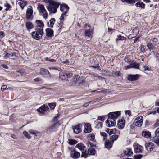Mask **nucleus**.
<instances>
[{
    "mask_svg": "<svg viewBox=\"0 0 159 159\" xmlns=\"http://www.w3.org/2000/svg\"><path fill=\"white\" fill-rule=\"evenodd\" d=\"M48 5L46 8L48 11L51 13H55L57 9L58 8L59 4L53 0H48Z\"/></svg>",
    "mask_w": 159,
    "mask_h": 159,
    "instance_id": "1",
    "label": "nucleus"
},
{
    "mask_svg": "<svg viewBox=\"0 0 159 159\" xmlns=\"http://www.w3.org/2000/svg\"><path fill=\"white\" fill-rule=\"evenodd\" d=\"M36 31H34L32 33L33 38L36 40L40 39L44 34L43 29H39L38 28L35 29Z\"/></svg>",
    "mask_w": 159,
    "mask_h": 159,
    "instance_id": "2",
    "label": "nucleus"
},
{
    "mask_svg": "<svg viewBox=\"0 0 159 159\" xmlns=\"http://www.w3.org/2000/svg\"><path fill=\"white\" fill-rule=\"evenodd\" d=\"M59 77L62 80H66L68 77H70L72 75V74L69 71L64 70L59 74Z\"/></svg>",
    "mask_w": 159,
    "mask_h": 159,
    "instance_id": "3",
    "label": "nucleus"
},
{
    "mask_svg": "<svg viewBox=\"0 0 159 159\" xmlns=\"http://www.w3.org/2000/svg\"><path fill=\"white\" fill-rule=\"evenodd\" d=\"M143 121V117L142 116H139L137 117L134 120L135 125L138 127H140L142 125Z\"/></svg>",
    "mask_w": 159,
    "mask_h": 159,
    "instance_id": "4",
    "label": "nucleus"
},
{
    "mask_svg": "<svg viewBox=\"0 0 159 159\" xmlns=\"http://www.w3.org/2000/svg\"><path fill=\"white\" fill-rule=\"evenodd\" d=\"M120 115V111L110 112L108 114V118L115 120L117 119L119 116Z\"/></svg>",
    "mask_w": 159,
    "mask_h": 159,
    "instance_id": "5",
    "label": "nucleus"
},
{
    "mask_svg": "<svg viewBox=\"0 0 159 159\" xmlns=\"http://www.w3.org/2000/svg\"><path fill=\"white\" fill-rule=\"evenodd\" d=\"M33 10L31 8H28L27 9L26 13V17L27 19L29 20H32L33 19V16L32 15L33 13Z\"/></svg>",
    "mask_w": 159,
    "mask_h": 159,
    "instance_id": "6",
    "label": "nucleus"
},
{
    "mask_svg": "<svg viewBox=\"0 0 159 159\" xmlns=\"http://www.w3.org/2000/svg\"><path fill=\"white\" fill-rule=\"evenodd\" d=\"M48 107L46 105L41 106L37 110V111L42 114H44L45 112L48 110Z\"/></svg>",
    "mask_w": 159,
    "mask_h": 159,
    "instance_id": "7",
    "label": "nucleus"
},
{
    "mask_svg": "<svg viewBox=\"0 0 159 159\" xmlns=\"http://www.w3.org/2000/svg\"><path fill=\"white\" fill-rule=\"evenodd\" d=\"M106 125L109 127L114 126L116 124L115 120L109 118L106 121Z\"/></svg>",
    "mask_w": 159,
    "mask_h": 159,
    "instance_id": "8",
    "label": "nucleus"
},
{
    "mask_svg": "<svg viewBox=\"0 0 159 159\" xmlns=\"http://www.w3.org/2000/svg\"><path fill=\"white\" fill-rule=\"evenodd\" d=\"M40 74L42 75L45 77H50V74L48 71L43 68L41 69Z\"/></svg>",
    "mask_w": 159,
    "mask_h": 159,
    "instance_id": "9",
    "label": "nucleus"
},
{
    "mask_svg": "<svg viewBox=\"0 0 159 159\" xmlns=\"http://www.w3.org/2000/svg\"><path fill=\"white\" fill-rule=\"evenodd\" d=\"M145 147L148 151H152L154 148V144L152 142H149L145 144Z\"/></svg>",
    "mask_w": 159,
    "mask_h": 159,
    "instance_id": "10",
    "label": "nucleus"
},
{
    "mask_svg": "<svg viewBox=\"0 0 159 159\" xmlns=\"http://www.w3.org/2000/svg\"><path fill=\"white\" fill-rule=\"evenodd\" d=\"M134 146V152L136 153L141 152L143 149V147L138 144H135Z\"/></svg>",
    "mask_w": 159,
    "mask_h": 159,
    "instance_id": "11",
    "label": "nucleus"
},
{
    "mask_svg": "<svg viewBox=\"0 0 159 159\" xmlns=\"http://www.w3.org/2000/svg\"><path fill=\"white\" fill-rule=\"evenodd\" d=\"M36 25L35 27V29L38 28L39 29H43V28L44 26V25L43 22L40 20H36L35 21Z\"/></svg>",
    "mask_w": 159,
    "mask_h": 159,
    "instance_id": "12",
    "label": "nucleus"
},
{
    "mask_svg": "<svg viewBox=\"0 0 159 159\" xmlns=\"http://www.w3.org/2000/svg\"><path fill=\"white\" fill-rule=\"evenodd\" d=\"M139 75L136 74L135 75H128L127 79L129 80L134 81L136 80L139 78Z\"/></svg>",
    "mask_w": 159,
    "mask_h": 159,
    "instance_id": "13",
    "label": "nucleus"
},
{
    "mask_svg": "<svg viewBox=\"0 0 159 159\" xmlns=\"http://www.w3.org/2000/svg\"><path fill=\"white\" fill-rule=\"evenodd\" d=\"M69 9V7L66 4L61 5L60 7V10L61 12H64L63 13H66Z\"/></svg>",
    "mask_w": 159,
    "mask_h": 159,
    "instance_id": "14",
    "label": "nucleus"
},
{
    "mask_svg": "<svg viewBox=\"0 0 159 159\" xmlns=\"http://www.w3.org/2000/svg\"><path fill=\"white\" fill-rule=\"evenodd\" d=\"M81 127V125L79 124L73 127L74 133L75 134H78L81 132L82 130Z\"/></svg>",
    "mask_w": 159,
    "mask_h": 159,
    "instance_id": "15",
    "label": "nucleus"
},
{
    "mask_svg": "<svg viewBox=\"0 0 159 159\" xmlns=\"http://www.w3.org/2000/svg\"><path fill=\"white\" fill-rule=\"evenodd\" d=\"M70 155L72 158L74 159L78 158L80 156V153L75 150L72 153H70Z\"/></svg>",
    "mask_w": 159,
    "mask_h": 159,
    "instance_id": "16",
    "label": "nucleus"
},
{
    "mask_svg": "<svg viewBox=\"0 0 159 159\" xmlns=\"http://www.w3.org/2000/svg\"><path fill=\"white\" fill-rule=\"evenodd\" d=\"M118 128L120 129H123L125 125V121L124 119H121L119 120L117 124Z\"/></svg>",
    "mask_w": 159,
    "mask_h": 159,
    "instance_id": "17",
    "label": "nucleus"
},
{
    "mask_svg": "<svg viewBox=\"0 0 159 159\" xmlns=\"http://www.w3.org/2000/svg\"><path fill=\"white\" fill-rule=\"evenodd\" d=\"M37 8L40 13H43L46 11L44 6L40 4L38 5Z\"/></svg>",
    "mask_w": 159,
    "mask_h": 159,
    "instance_id": "18",
    "label": "nucleus"
},
{
    "mask_svg": "<svg viewBox=\"0 0 159 159\" xmlns=\"http://www.w3.org/2000/svg\"><path fill=\"white\" fill-rule=\"evenodd\" d=\"M46 35L48 37H52L53 36V31L50 28H48L46 29Z\"/></svg>",
    "mask_w": 159,
    "mask_h": 159,
    "instance_id": "19",
    "label": "nucleus"
},
{
    "mask_svg": "<svg viewBox=\"0 0 159 159\" xmlns=\"http://www.w3.org/2000/svg\"><path fill=\"white\" fill-rule=\"evenodd\" d=\"M84 132L86 133H89L91 131V125L89 123L85 124L84 126Z\"/></svg>",
    "mask_w": 159,
    "mask_h": 159,
    "instance_id": "20",
    "label": "nucleus"
},
{
    "mask_svg": "<svg viewBox=\"0 0 159 159\" xmlns=\"http://www.w3.org/2000/svg\"><path fill=\"white\" fill-rule=\"evenodd\" d=\"M124 153L125 155L127 156H129L133 154L132 151L129 148H127L124 150Z\"/></svg>",
    "mask_w": 159,
    "mask_h": 159,
    "instance_id": "21",
    "label": "nucleus"
},
{
    "mask_svg": "<svg viewBox=\"0 0 159 159\" xmlns=\"http://www.w3.org/2000/svg\"><path fill=\"white\" fill-rule=\"evenodd\" d=\"M141 134L143 137L147 139L149 138L151 136V133L146 131H143L142 133Z\"/></svg>",
    "mask_w": 159,
    "mask_h": 159,
    "instance_id": "22",
    "label": "nucleus"
},
{
    "mask_svg": "<svg viewBox=\"0 0 159 159\" xmlns=\"http://www.w3.org/2000/svg\"><path fill=\"white\" fill-rule=\"evenodd\" d=\"M93 34V30L90 29L86 30L85 31V35L86 37H90Z\"/></svg>",
    "mask_w": 159,
    "mask_h": 159,
    "instance_id": "23",
    "label": "nucleus"
},
{
    "mask_svg": "<svg viewBox=\"0 0 159 159\" xmlns=\"http://www.w3.org/2000/svg\"><path fill=\"white\" fill-rule=\"evenodd\" d=\"M79 149L80 151H84L85 147L84 144L82 143H80L77 144L75 147Z\"/></svg>",
    "mask_w": 159,
    "mask_h": 159,
    "instance_id": "24",
    "label": "nucleus"
},
{
    "mask_svg": "<svg viewBox=\"0 0 159 159\" xmlns=\"http://www.w3.org/2000/svg\"><path fill=\"white\" fill-rule=\"evenodd\" d=\"M89 154L90 155H94L96 153V151L93 148H89L88 151Z\"/></svg>",
    "mask_w": 159,
    "mask_h": 159,
    "instance_id": "25",
    "label": "nucleus"
},
{
    "mask_svg": "<svg viewBox=\"0 0 159 159\" xmlns=\"http://www.w3.org/2000/svg\"><path fill=\"white\" fill-rule=\"evenodd\" d=\"M56 130L55 127L53 125L50 127L48 129L47 132L48 133H50L52 132L55 131Z\"/></svg>",
    "mask_w": 159,
    "mask_h": 159,
    "instance_id": "26",
    "label": "nucleus"
},
{
    "mask_svg": "<svg viewBox=\"0 0 159 159\" xmlns=\"http://www.w3.org/2000/svg\"><path fill=\"white\" fill-rule=\"evenodd\" d=\"M77 141L74 139H69L68 140V143L70 145H73L77 143Z\"/></svg>",
    "mask_w": 159,
    "mask_h": 159,
    "instance_id": "27",
    "label": "nucleus"
},
{
    "mask_svg": "<svg viewBox=\"0 0 159 159\" xmlns=\"http://www.w3.org/2000/svg\"><path fill=\"white\" fill-rule=\"evenodd\" d=\"M55 22V19L54 18H52L49 21V24L48 22V26L52 28L53 27Z\"/></svg>",
    "mask_w": 159,
    "mask_h": 159,
    "instance_id": "28",
    "label": "nucleus"
},
{
    "mask_svg": "<svg viewBox=\"0 0 159 159\" xmlns=\"http://www.w3.org/2000/svg\"><path fill=\"white\" fill-rule=\"evenodd\" d=\"M105 147L106 148L110 149L112 147L111 143L109 140H107L106 141L105 143Z\"/></svg>",
    "mask_w": 159,
    "mask_h": 159,
    "instance_id": "29",
    "label": "nucleus"
},
{
    "mask_svg": "<svg viewBox=\"0 0 159 159\" xmlns=\"http://www.w3.org/2000/svg\"><path fill=\"white\" fill-rule=\"evenodd\" d=\"M26 26L27 30L31 29L34 27L33 24L30 22H28L26 23Z\"/></svg>",
    "mask_w": 159,
    "mask_h": 159,
    "instance_id": "30",
    "label": "nucleus"
},
{
    "mask_svg": "<svg viewBox=\"0 0 159 159\" xmlns=\"http://www.w3.org/2000/svg\"><path fill=\"white\" fill-rule=\"evenodd\" d=\"M135 5L137 7L144 8L145 5L143 2L139 1L136 3Z\"/></svg>",
    "mask_w": 159,
    "mask_h": 159,
    "instance_id": "31",
    "label": "nucleus"
},
{
    "mask_svg": "<svg viewBox=\"0 0 159 159\" xmlns=\"http://www.w3.org/2000/svg\"><path fill=\"white\" fill-rule=\"evenodd\" d=\"M79 79L80 76L79 75H76L74 77L73 79V82L77 85L78 82L79 81Z\"/></svg>",
    "mask_w": 159,
    "mask_h": 159,
    "instance_id": "32",
    "label": "nucleus"
},
{
    "mask_svg": "<svg viewBox=\"0 0 159 159\" xmlns=\"http://www.w3.org/2000/svg\"><path fill=\"white\" fill-rule=\"evenodd\" d=\"M18 3L23 9L24 7L27 5V2L24 1H21L19 2Z\"/></svg>",
    "mask_w": 159,
    "mask_h": 159,
    "instance_id": "33",
    "label": "nucleus"
},
{
    "mask_svg": "<svg viewBox=\"0 0 159 159\" xmlns=\"http://www.w3.org/2000/svg\"><path fill=\"white\" fill-rule=\"evenodd\" d=\"M147 47L149 49L150 51H151V50H152L155 48V46L152 44L151 43H147Z\"/></svg>",
    "mask_w": 159,
    "mask_h": 159,
    "instance_id": "34",
    "label": "nucleus"
},
{
    "mask_svg": "<svg viewBox=\"0 0 159 159\" xmlns=\"http://www.w3.org/2000/svg\"><path fill=\"white\" fill-rule=\"evenodd\" d=\"M118 138V136L117 135H114L110 137V139L111 142H113L114 141L117 140Z\"/></svg>",
    "mask_w": 159,
    "mask_h": 159,
    "instance_id": "35",
    "label": "nucleus"
},
{
    "mask_svg": "<svg viewBox=\"0 0 159 159\" xmlns=\"http://www.w3.org/2000/svg\"><path fill=\"white\" fill-rule=\"evenodd\" d=\"M29 132V133H30V134L34 135L35 136H37V134H39L40 133L39 132L37 131H35L33 130H30Z\"/></svg>",
    "mask_w": 159,
    "mask_h": 159,
    "instance_id": "36",
    "label": "nucleus"
},
{
    "mask_svg": "<svg viewBox=\"0 0 159 159\" xmlns=\"http://www.w3.org/2000/svg\"><path fill=\"white\" fill-rule=\"evenodd\" d=\"M95 138V136L93 134H89L88 135V139L90 140L91 141H93Z\"/></svg>",
    "mask_w": 159,
    "mask_h": 159,
    "instance_id": "37",
    "label": "nucleus"
},
{
    "mask_svg": "<svg viewBox=\"0 0 159 159\" xmlns=\"http://www.w3.org/2000/svg\"><path fill=\"white\" fill-rule=\"evenodd\" d=\"M88 155L89 154L88 152L87 153L85 150L84 151H82L81 157H84L85 158H86L88 157Z\"/></svg>",
    "mask_w": 159,
    "mask_h": 159,
    "instance_id": "38",
    "label": "nucleus"
},
{
    "mask_svg": "<svg viewBox=\"0 0 159 159\" xmlns=\"http://www.w3.org/2000/svg\"><path fill=\"white\" fill-rule=\"evenodd\" d=\"M132 68H134L135 69H138L139 64L135 62H134L131 64Z\"/></svg>",
    "mask_w": 159,
    "mask_h": 159,
    "instance_id": "39",
    "label": "nucleus"
},
{
    "mask_svg": "<svg viewBox=\"0 0 159 159\" xmlns=\"http://www.w3.org/2000/svg\"><path fill=\"white\" fill-rule=\"evenodd\" d=\"M89 75H90L91 77L93 79L98 77V75L97 74L93 72L89 73Z\"/></svg>",
    "mask_w": 159,
    "mask_h": 159,
    "instance_id": "40",
    "label": "nucleus"
},
{
    "mask_svg": "<svg viewBox=\"0 0 159 159\" xmlns=\"http://www.w3.org/2000/svg\"><path fill=\"white\" fill-rule=\"evenodd\" d=\"M117 39H116L118 40H125L126 39V38H125L124 37H123V36H122L120 35H118L117 36Z\"/></svg>",
    "mask_w": 159,
    "mask_h": 159,
    "instance_id": "41",
    "label": "nucleus"
},
{
    "mask_svg": "<svg viewBox=\"0 0 159 159\" xmlns=\"http://www.w3.org/2000/svg\"><path fill=\"white\" fill-rule=\"evenodd\" d=\"M23 134L25 137L27 138L30 139L31 138V136L26 131H23Z\"/></svg>",
    "mask_w": 159,
    "mask_h": 159,
    "instance_id": "42",
    "label": "nucleus"
},
{
    "mask_svg": "<svg viewBox=\"0 0 159 159\" xmlns=\"http://www.w3.org/2000/svg\"><path fill=\"white\" fill-rule=\"evenodd\" d=\"M123 2H126L129 4H133L135 3V1L134 0H121Z\"/></svg>",
    "mask_w": 159,
    "mask_h": 159,
    "instance_id": "43",
    "label": "nucleus"
},
{
    "mask_svg": "<svg viewBox=\"0 0 159 159\" xmlns=\"http://www.w3.org/2000/svg\"><path fill=\"white\" fill-rule=\"evenodd\" d=\"M66 13H63L61 15V17L60 18V20L61 21H63L64 20V18L65 17L67 16V15H66Z\"/></svg>",
    "mask_w": 159,
    "mask_h": 159,
    "instance_id": "44",
    "label": "nucleus"
},
{
    "mask_svg": "<svg viewBox=\"0 0 159 159\" xmlns=\"http://www.w3.org/2000/svg\"><path fill=\"white\" fill-rule=\"evenodd\" d=\"M49 106L52 109H54V107L56 106V103H50L48 104Z\"/></svg>",
    "mask_w": 159,
    "mask_h": 159,
    "instance_id": "45",
    "label": "nucleus"
},
{
    "mask_svg": "<svg viewBox=\"0 0 159 159\" xmlns=\"http://www.w3.org/2000/svg\"><path fill=\"white\" fill-rule=\"evenodd\" d=\"M116 129H110L109 135H111L113 134H115L116 133Z\"/></svg>",
    "mask_w": 159,
    "mask_h": 159,
    "instance_id": "46",
    "label": "nucleus"
},
{
    "mask_svg": "<svg viewBox=\"0 0 159 159\" xmlns=\"http://www.w3.org/2000/svg\"><path fill=\"white\" fill-rule=\"evenodd\" d=\"M102 127V123L101 122H99L97 124L96 126V127L97 129L101 128Z\"/></svg>",
    "mask_w": 159,
    "mask_h": 159,
    "instance_id": "47",
    "label": "nucleus"
},
{
    "mask_svg": "<svg viewBox=\"0 0 159 159\" xmlns=\"http://www.w3.org/2000/svg\"><path fill=\"white\" fill-rule=\"evenodd\" d=\"M143 157V155L141 154L135 155L134 156V159H140Z\"/></svg>",
    "mask_w": 159,
    "mask_h": 159,
    "instance_id": "48",
    "label": "nucleus"
},
{
    "mask_svg": "<svg viewBox=\"0 0 159 159\" xmlns=\"http://www.w3.org/2000/svg\"><path fill=\"white\" fill-rule=\"evenodd\" d=\"M152 141L158 146H159V138H154L152 139Z\"/></svg>",
    "mask_w": 159,
    "mask_h": 159,
    "instance_id": "49",
    "label": "nucleus"
},
{
    "mask_svg": "<svg viewBox=\"0 0 159 159\" xmlns=\"http://www.w3.org/2000/svg\"><path fill=\"white\" fill-rule=\"evenodd\" d=\"M98 120L103 121L105 120V117L104 116H99L98 117Z\"/></svg>",
    "mask_w": 159,
    "mask_h": 159,
    "instance_id": "50",
    "label": "nucleus"
},
{
    "mask_svg": "<svg viewBox=\"0 0 159 159\" xmlns=\"http://www.w3.org/2000/svg\"><path fill=\"white\" fill-rule=\"evenodd\" d=\"M44 59L47 61H48L50 62H56V61L55 60H54V59H50L48 57H46Z\"/></svg>",
    "mask_w": 159,
    "mask_h": 159,
    "instance_id": "51",
    "label": "nucleus"
},
{
    "mask_svg": "<svg viewBox=\"0 0 159 159\" xmlns=\"http://www.w3.org/2000/svg\"><path fill=\"white\" fill-rule=\"evenodd\" d=\"M87 144L88 146L89 147H90V148H92L93 147H94L95 146L94 144L89 141L87 142Z\"/></svg>",
    "mask_w": 159,
    "mask_h": 159,
    "instance_id": "52",
    "label": "nucleus"
},
{
    "mask_svg": "<svg viewBox=\"0 0 159 159\" xmlns=\"http://www.w3.org/2000/svg\"><path fill=\"white\" fill-rule=\"evenodd\" d=\"M100 134L101 136H103V140L104 141L106 139L105 137L107 136V134L105 132H102Z\"/></svg>",
    "mask_w": 159,
    "mask_h": 159,
    "instance_id": "53",
    "label": "nucleus"
},
{
    "mask_svg": "<svg viewBox=\"0 0 159 159\" xmlns=\"http://www.w3.org/2000/svg\"><path fill=\"white\" fill-rule=\"evenodd\" d=\"M140 48V50L142 53H144L145 52L144 48L143 45H141Z\"/></svg>",
    "mask_w": 159,
    "mask_h": 159,
    "instance_id": "54",
    "label": "nucleus"
},
{
    "mask_svg": "<svg viewBox=\"0 0 159 159\" xmlns=\"http://www.w3.org/2000/svg\"><path fill=\"white\" fill-rule=\"evenodd\" d=\"M14 55L12 53H7V54L5 55V56L6 57H12Z\"/></svg>",
    "mask_w": 159,
    "mask_h": 159,
    "instance_id": "55",
    "label": "nucleus"
},
{
    "mask_svg": "<svg viewBox=\"0 0 159 159\" xmlns=\"http://www.w3.org/2000/svg\"><path fill=\"white\" fill-rule=\"evenodd\" d=\"M84 83V81L81 79H79L77 85H79L81 84H83Z\"/></svg>",
    "mask_w": 159,
    "mask_h": 159,
    "instance_id": "56",
    "label": "nucleus"
},
{
    "mask_svg": "<svg viewBox=\"0 0 159 159\" xmlns=\"http://www.w3.org/2000/svg\"><path fill=\"white\" fill-rule=\"evenodd\" d=\"M4 6L6 7V8L5 9L6 10H8L11 7L10 5L7 3H5L4 4Z\"/></svg>",
    "mask_w": 159,
    "mask_h": 159,
    "instance_id": "57",
    "label": "nucleus"
},
{
    "mask_svg": "<svg viewBox=\"0 0 159 159\" xmlns=\"http://www.w3.org/2000/svg\"><path fill=\"white\" fill-rule=\"evenodd\" d=\"M155 134L157 136L159 137V127L157 128L155 132Z\"/></svg>",
    "mask_w": 159,
    "mask_h": 159,
    "instance_id": "58",
    "label": "nucleus"
},
{
    "mask_svg": "<svg viewBox=\"0 0 159 159\" xmlns=\"http://www.w3.org/2000/svg\"><path fill=\"white\" fill-rule=\"evenodd\" d=\"M48 68L50 70L54 69V70H57L58 71H60L61 70V69L60 68H56L55 67H49Z\"/></svg>",
    "mask_w": 159,
    "mask_h": 159,
    "instance_id": "59",
    "label": "nucleus"
},
{
    "mask_svg": "<svg viewBox=\"0 0 159 159\" xmlns=\"http://www.w3.org/2000/svg\"><path fill=\"white\" fill-rule=\"evenodd\" d=\"M89 67H93L94 68H97L98 70H100V67L99 66V65H98L97 66H89Z\"/></svg>",
    "mask_w": 159,
    "mask_h": 159,
    "instance_id": "60",
    "label": "nucleus"
},
{
    "mask_svg": "<svg viewBox=\"0 0 159 159\" xmlns=\"http://www.w3.org/2000/svg\"><path fill=\"white\" fill-rule=\"evenodd\" d=\"M92 102V101H90L89 102H87L84 103V104L83 106L84 107H87V106H88L89 105V104L90 103H91Z\"/></svg>",
    "mask_w": 159,
    "mask_h": 159,
    "instance_id": "61",
    "label": "nucleus"
},
{
    "mask_svg": "<svg viewBox=\"0 0 159 159\" xmlns=\"http://www.w3.org/2000/svg\"><path fill=\"white\" fill-rule=\"evenodd\" d=\"M125 114L126 115H128L129 116H130L131 115V111L130 110H127L125 112Z\"/></svg>",
    "mask_w": 159,
    "mask_h": 159,
    "instance_id": "62",
    "label": "nucleus"
},
{
    "mask_svg": "<svg viewBox=\"0 0 159 159\" xmlns=\"http://www.w3.org/2000/svg\"><path fill=\"white\" fill-rule=\"evenodd\" d=\"M158 41H159L158 39L157 38H153L152 39V41L154 43H157L158 42Z\"/></svg>",
    "mask_w": 159,
    "mask_h": 159,
    "instance_id": "63",
    "label": "nucleus"
},
{
    "mask_svg": "<svg viewBox=\"0 0 159 159\" xmlns=\"http://www.w3.org/2000/svg\"><path fill=\"white\" fill-rule=\"evenodd\" d=\"M68 150L70 151V153H72L73 152L75 149L71 147H69L68 148Z\"/></svg>",
    "mask_w": 159,
    "mask_h": 159,
    "instance_id": "64",
    "label": "nucleus"
}]
</instances>
